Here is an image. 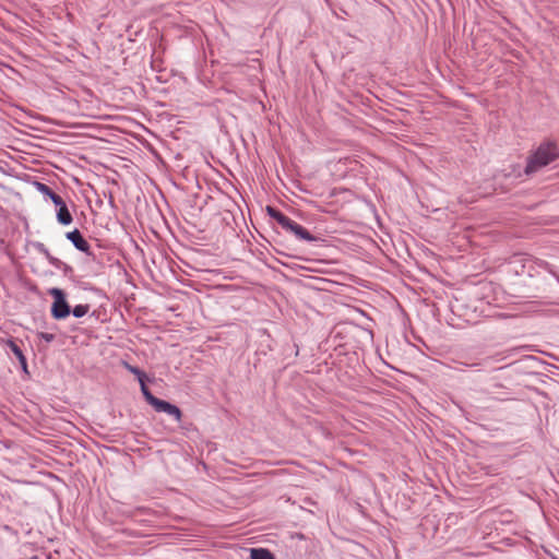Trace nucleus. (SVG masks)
I'll list each match as a JSON object with an SVG mask.
<instances>
[{
  "mask_svg": "<svg viewBox=\"0 0 559 559\" xmlns=\"http://www.w3.org/2000/svg\"><path fill=\"white\" fill-rule=\"evenodd\" d=\"M559 158V146L556 141L546 140L532 152L526 160L524 174L531 176Z\"/></svg>",
  "mask_w": 559,
  "mask_h": 559,
  "instance_id": "1",
  "label": "nucleus"
},
{
  "mask_svg": "<svg viewBox=\"0 0 559 559\" xmlns=\"http://www.w3.org/2000/svg\"><path fill=\"white\" fill-rule=\"evenodd\" d=\"M143 396L145 401L157 412L166 413L173 416L177 421H180L182 413L177 405L167 401L160 400L152 394L146 384H143Z\"/></svg>",
  "mask_w": 559,
  "mask_h": 559,
  "instance_id": "2",
  "label": "nucleus"
},
{
  "mask_svg": "<svg viewBox=\"0 0 559 559\" xmlns=\"http://www.w3.org/2000/svg\"><path fill=\"white\" fill-rule=\"evenodd\" d=\"M49 295L53 298L51 305V316L56 320H62L70 316L71 307L66 299V294L62 289L53 287L48 290Z\"/></svg>",
  "mask_w": 559,
  "mask_h": 559,
  "instance_id": "3",
  "label": "nucleus"
},
{
  "mask_svg": "<svg viewBox=\"0 0 559 559\" xmlns=\"http://www.w3.org/2000/svg\"><path fill=\"white\" fill-rule=\"evenodd\" d=\"M66 238L72 242V245L81 252L86 253L87 255H92L91 246L87 240L83 237L79 229H74L72 231H68L66 234Z\"/></svg>",
  "mask_w": 559,
  "mask_h": 559,
  "instance_id": "4",
  "label": "nucleus"
},
{
  "mask_svg": "<svg viewBox=\"0 0 559 559\" xmlns=\"http://www.w3.org/2000/svg\"><path fill=\"white\" fill-rule=\"evenodd\" d=\"M285 230L293 233L298 239L306 241H317L319 238L311 235L305 227L299 225L293 219H288L285 226L283 227Z\"/></svg>",
  "mask_w": 559,
  "mask_h": 559,
  "instance_id": "5",
  "label": "nucleus"
},
{
  "mask_svg": "<svg viewBox=\"0 0 559 559\" xmlns=\"http://www.w3.org/2000/svg\"><path fill=\"white\" fill-rule=\"evenodd\" d=\"M58 207L57 211V221L61 225H70L73 221L72 214L70 213L66 202L61 198V202L59 204H55Z\"/></svg>",
  "mask_w": 559,
  "mask_h": 559,
  "instance_id": "6",
  "label": "nucleus"
},
{
  "mask_svg": "<svg viewBox=\"0 0 559 559\" xmlns=\"http://www.w3.org/2000/svg\"><path fill=\"white\" fill-rule=\"evenodd\" d=\"M35 187L36 189L43 193L44 195L48 197L53 204H59V202H61V197L59 194H57L49 186H47L46 183H43V182H39V181H36L35 182Z\"/></svg>",
  "mask_w": 559,
  "mask_h": 559,
  "instance_id": "7",
  "label": "nucleus"
},
{
  "mask_svg": "<svg viewBox=\"0 0 559 559\" xmlns=\"http://www.w3.org/2000/svg\"><path fill=\"white\" fill-rule=\"evenodd\" d=\"M9 347L12 350V353L15 355V357L17 358V360L21 364L23 370L25 372H27L26 357L24 356V354H23L22 349L20 348V346L15 342L9 341Z\"/></svg>",
  "mask_w": 559,
  "mask_h": 559,
  "instance_id": "8",
  "label": "nucleus"
},
{
  "mask_svg": "<svg viewBox=\"0 0 559 559\" xmlns=\"http://www.w3.org/2000/svg\"><path fill=\"white\" fill-rule=\"evenodd\" d=\"M35 248L40 254H43L47 259L50 265H58V263H60V259L53 257L44 243L36 242Z\"/></svg>",
  "mask_w": 559,
  "mask_h": 559,
  "instance_id": "9",
  "label": "nucleus"
},
{
  "mask_svg": "<svg viewBox=\"0 0 559 559\" xmlns=\"http://www.w3.org/2000/svg\"><path fill=\"white\" fill-rule=\"evenodd\" d=\"M251 559H275L274 555L266 548H252L250 550Z\"/></svg>",
  "mask_w": 559,
  "mask_h": 559,
  "instance_id": "10",
  "label": "nucleus"
},
{
  "mask_svg": "<svg viewBox=\"0 0 559 559\" xmlns=\"http://www.w3.org/2000/svg\"><path fill=\"white\" fill-rule=\"evenodd\" d=\"M126 365V368L133 374L136 376L139 382H140V385H141V391L143 392V384H145V381H146V374L140 370L138 367L135 366H132V365H129V364H124Z\"/></svg>",
  "mask_w": 559,
  "mask_h": 559,
  "instance_id": "11",
  "label": "nucleus"
},
{
  "mask_svg": "<svg viewBox=\"0 0 559 559\" xmlns=\"http://www.w3.org/2000/svg\"><path fill=\"white\" fill-rule=\"evenodd\" d=\"M90 311V305H76L73 309H71V313L75 318H82Z\"/></svg>",
  "mask_w": 559,
  "mask_h": 559,
  "instance_id": "12",
  "label": "nucleus"
},
{
  "mask_svg": "<svg viewBox=\"0 0 559 559\" xmlns=\"http://www.w3.org/2000/svg\"><path fill=\"white\" fill-rule=\"evenodd\" d=\"M56 269H59L62 271V273L68 276L69 274L73 273V267L60 260V263L58 265H53Z\"/></svg>",
  "mask_w": 559,
  "mask_h": 559,
  "instance_id": "13",
  "label": "nucleus"
},
{
  "mask_svg": "<svg viewBox=\"0 0 559 559\" xmlns=\"http://www.w3.org/2000/svg\"><path fill=\"white\" fill-rule=\"evenodd\" d=\"M289 219L288 216H286L285 214H283L282 212L278 213V215L276 216L275 221L282 226L284 227L285 224L287 223V221Z\"/></svg>",
  "mask_w": 559,
  "mask_h": 559,
  "instance_id": "14",
  "label": "nucleus"
},
{
  "mask_svg": "<svg viewBox=\"0 0 559 559\" xmlns=\"http://www.w3.org/2000/svg\"><path fill=\"white\" fill-rule=\"evenodd\" d=\"M281 211H278L277 209L273 207V206H266V213L270 217H272L273 219L276 218V216L278 215Z\"/></svg>",
  "mask_w": 559,
  "mask_h": 559,
  "instance_id": "15",
  "label": "nucleus"
},
{
  "mask_svg": "<svg viewBox=\"0 0 559 559\" xmlns=\"http://www.w3.org/2000/svg\"><path fill=\"white\" fill-rule=\"evenodd\" d=\"M39 336H40V338H43L47 343H50V342H52L55 340V335L51 334V333L41 332L39 334Z\"/></svg>",
  "mask_w": 559,
  "mask_h": 559,
  "instance_id": "16",
  "label": "nucleus"
}]
</instances>
